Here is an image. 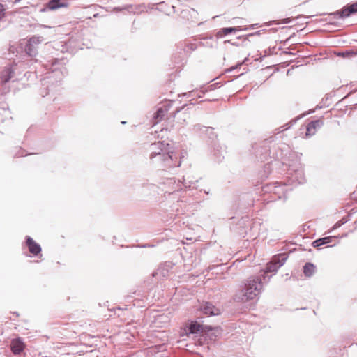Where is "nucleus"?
<instances>
[{
  "label": "nucleus",
  "mask_w": 357,
  "mask_h": 357,
  "mask_svg": "<svg viewBox=\"0 0 357 357\" xmlns=\"http://www.w3.org/2000/svg\"><path fill=\"white\" fill-rule=\"evenodd\" d=\"M25 51L26 54L30 56H35L37 54V50L34 46H31L30 43H27L25 47Z\"/></svg>",
  "instance_id": "6ab92c4d"
},
{
  "label": "nucleus",
  "mask_w": 357,
  "mask_h": 357,
  "mask_svg": "<svg viewBox=\"0 0 357 357\" xmlns=\"http://www.w3.org/2000/svg\"><path fill=\"white\" fill-rule=\"evenodd\" d=\"M334 237L333 236H327L321 238H319L313 241L312 245L314 248H318L324 245H328L332 243Z\"/></svg>",
  "instance_id": "2eb2a0df"
},
{
  "label": "nucleus",
  "mask_w": 357,
  "mask_h": 357,
  "mask_svg": "<svg viewBox=\"0 0 357 357\" xmlns=\"http://www.w3.org/2000/svg\"><path fill=\"white\" fill-rule=\"evenodd\" d=\"M21 0H15V3L20 2Z\"/></svg>",
  "instance_id": "7c9ffc66"
},
{
  "label": "nucleus",
  "mask_w": 357,
  "mask_h": 357,
  "mask_svg": "<svg viewBox=\"0 0 357 357\" xmlns=\"http://www.w3.org/2000/svg\"><path fill=\"white\" fill-rule=\"evenodd\" d=\"M305 181L303 171L297 170L291 178V184L298 183L301 184Z\"/></svg>",
  "instance_id": "4468645a"
},
{
  "label": "nucleus",
  "mask_w": 357,
  "mask_h": 357,
  "mask_svg": "<svg viewBox=\"0 0 357 357\" xmlns=\"http://www.w3.org/2000/svg\"><path fill=\"white\" fill-rule=\"evenodd\" d=\"M13 73L11 66L6 67L0 74V84L3 85L8 82L12 78ZM0 93H3V91L0 89Z\"/></svg>",
  "instance_id": "6e6552de"
},
{
  "label": "nucleus",
  "mask_w": 357,
  "mask_h": 357,
  "mask_svg": "<svg viewBox=\"0 0 357 357\" xmlns=\"http://www.w3.org/2000/svg\"><path fill=\"white\" fill-rule=\"evenodd\" d=\"M4 16V8L2 4L0 3V20Z\"/></svg>",
  "instance_id": "b1692460"
},
{
  "label": "nucleus",
  "mask_w": 357,
  "mask_h": 357,
  "mask_svg": "<svg viewBox=\"0 0 357 357\" xmlns=\"http://www.w3.org/2000/svg\"><path fill=\"white\" fill-rule=\"evenodd\" d=\"M68 6V3L61 1L60 0H51L50 1L44 8L40 9L41 13L46 12L47 10H54L60 8H65Z\"/></svg>",
  "instance_id": "39448f33"
},
{
  "label": "nucleus",
  "mask_w": 357,
  "mask_h": 357,
  "mask_svg": "<svg viewBox=\"0 0 357 357\" xmlns=\"http://www.w3.org/2000/svg\"><path fill=\"white\" fill-rule=\"evenodd\" d=\"M323 125L324 122L321 119L310 122L307 126L305 133L306 136L311 137L314 135L316 133L317 130L321 128Z\"/></svg>",
  "instance_id": "0eeeda50"
},
{
  "label": "nucleus",
  "mask_w": 357,
  "mask_h": 357,
  "mask_svg": "<svg viewBox=\"0 0 357 357\" xmlns=\"http://www.w3.org/2000/svg\"><path fill=\"white\" fill-rule=\"evenodd\" d=\"M263 291V284L259 276H251L240 285L234 294V300L238 302L246 303L258 300Z\"/></svg>",
  "instance_id": "f257e3e1"
},
{
  "label": "nucleus",
  "mask_w": 357,
  "mask_h": 357,
  "mask_svg": "<svg viewBox=\"0 0 357 357\" xmlns=\"http://www.w3.org/2000/svg\"><path fill=\"white\" fill-rule=\"evenodd\" d=\"M241 30V29L239 26L225 27V28L220 29L217 32L215 36L217 37V38H222L229 33H236Z\"/></svg>",
  "instance_id": "f8f14e48"
},
{
  "label": "nucleus",
  "mask_w": 357,
  "mask_h": 357,
  "mask_svg": "<svg viewBox=\"0 0 357 357\" xmlns=\"http://www.w3.org/2000/svg\"><path fill=\"white\" fill-rule=\"evenodd\" d=\"M178 202L181 204L188 203V205H190L194 203V199H190L189 200L181 199L178 201Z\"/></svg>",
  "instance_id": "5701e85b"
},
{
  "label": "nucleus",
  "mask_w": 357,
  "mask_h": 357,
  "mask_svg": "<svg viewBox=\"0 0 357 357\" xmlns=\"http://www.w3.org/2000/svg\"><path fill=\"white\" fill-rule=\"evenodd\" d=\"M11 351L14 354H20L24 349V344L20 338H16L11 342Z\"/></svg>",
  "instance_id": "9b49d317"
},
{
  "label": "nucleus",
  "mask_w": 357,
  "mask_h": 357,
  "mask_svg": "<svg viewBox=\"0 0 357 357\" xmlns=\"http://www.w3.org/2000/svg\"><path fill=\"white\" fill-rule=\"evenodd\" d=\"M204 93V91H192L189 93L188 94V97L189 98H192L190 99V101H192L193 100V98L194 97H197V98H202L203 94Z\"/></svg>",
  "instance_id": "412c9836"
},
{
  "label": "nucleus",
  "mask_w": 357,
  "mask_h": 357,
  "mask_svg": "<svg viewBox=\"0 0 357 357\" xmlns=\"http://www.w3.org/2000/svg\"><path fill=\"white\" fill-rule=\"evenodd\" d=\"M43 41V38L42 36H33L29 38L28 43H30L31 46H34L41 43Z\"/></svg>",
  "instance_id": "a211bd4d"
},
{
  "label": "nucleus",
  "mask_w": 357,
  "mask_h": 357,
  "mask_svg": "<svg viewBox=\"0 0 357 357\" xmlns=\"http://www.w3.org/2000/svg\"><path fill=\"white\" fill-rule=\"evenodd\" d=\"M316 269V267L314 264L311 263H306L303 267V273L307 277H310L313 275Z\"/></svg>",
  "instance_id": "dca6fc26"
},
{
  "label": "nucleus",
  "mask_w": 357,
  "mask_h": 357,
  "mask_svg": "<svg viewBox=\"0 0 357 357\" xmlns=\"http://www.w3.org/2000/svg\"><path fill=\"white\" fill-rule=\"evenodd\" d=\"M50 78H51V77H47V78L44 79H43V82H45V83H44V84H43L44 85V84H45L46 83H49V82H48V81H47V79H50Z\"/></svg>",
  "instance_id": "a878e982"
},
{
  "label": "nucleus",
  "mask_w": 357,
  "mask_h": 357,
  "mask_svg": "<svg viewBox=\"0 0 357 357\" xmlns=\"http://www.w3.org/2000/svg\"><path fill=\"white\" fill-rule=\"evenodd\" d=\"M278 268H279L277 266V263H275V260L273 259V260L267 264L266 272H275Z\"/></svg>",
  "instance_id": "aec40b11"
},
{
  "label": "nucleus",
  "mask_w": 357,
  "mask_h": 357,
  "mask_svg": "<svg viewBox=\"0 0 357 357\" xmlns=\"http://www.w3.org/2000/svg\"><path fill=\"white\" fill-rule=\"evenodd\" d=\"M357 13V2L343 8L341 10L333 13L338 18H344L349 17L351 14Z\"/></svg>",
  "instance_id": "7ed1b4c3"
},
{
  "label": "nucleus",
  "mask_w": 357,
  "mask_h": 357,
  "mask_svg": "<svg viewBox=\"0 0 357 357\" xmlns=\"http://www.w3.org/2000/svg\"><path fill=\"white\" fill-rule=\"evenodd\" d=\"M211 330L210 326H204L197 321H191L185 328V332L189 334H197L202 333L204 330Z\"/></svg>",
  "instance_id": "20e7f679"
},
{
  "label": "nucleus",
  "mask_w": 357,
  "mask_h": 357,
  "mask_svg": "<svg viewBox=\"0 0 357 357\" xmlns=\"http://www.w3.org/2000/svg\"><path fill=\"white\" fill-rule=\"evenodd\" d=\"M236 68V67H232V68L230 69V71L233 70H234V69H235Z\"/></svg>",
  "instance_id": "c756f323"
},
{
  "label": "nucleus",
  "mask_w": 357,
  "mask_h": 357,
  "mask_svg": "<svg viewBox=\"0 0 357 357\" xmlns=\"http://www.w3.org/2000/svg\"><path fill=\"white\" fill-rule=\"evenodd\" d=\"M289 22H290V20L289 19L287 18V19L284 20V23H289Z\"/></svg>",
  "instance_id": "c85d7f7f"
},
{
  "label": "nucleus",
  "mask_w": 357,
  "mask_h": 357,
  "mask_svg": "<svg viewBox=\"0 0 357 357\" xmlns=\"http://www.w3.org/2000/svg\"><path fill=\"white\" fill-rule=\"evenodd\" d=\"M185 196H186V197H187V196H188V197H190V193L188 191H185Z\"/></svg>",
  "instance_id": "cd10ccee"
},
{
  "label": "nucleus",
  "mask_w": 357,
  "mask_h": 357,
  "mask_svg": "<svg viewBox=\"0 0 357 357\" xmlns=\"http://www.w3.org/2000/svg\"><path fill=\"white\" fill-rule=\"evenodd\" d=\"M171 105H172V102H169V101L165 102V103L162 104V105H161L158 109V110L155 112V116H154V119L155 120V123H158L164 118V116H165L167 112L171 108V107H172Z\"/></svg>",
  "instance_id": "423d86ee"
},
{
  "label": "nucleus",
  "mask_w": 357,
  "mask_h": 357,
  "mask_svg": "<svg viewBox=\"0 0 357 357\" xmlns=\"http://www.w3.org/2000/svg\"><path fill=\"white\" fill-rule=\"evenodd\" d=\"M182 183H183V185L185 186V188H194L195 183H193V182H192V181H188V183H187V182H186V181H185V177H183V181H182Z\"/></svg>",
  "instance_id": "4be33fe9"
},
{
  "label": "nucleus",
  "mask_w": 357,
  "mask_h": 357,
  "mask_svg": "<svg viewBox=\"0 0 357 357\" xmlns=\"http://www.w3.org/2000/svg\"><path fill=\"white\" fill-rule=\"evenodd\" d=\"M291 127V125H290V123H287L286 125H284L282 128V131L283 130H288L289 128Z\"/></svg>",
  "instance_id": "393cba45"
},
{
  "label": "nucleus",
  "mask_w": 357,
  "mask_h": 357,
  "mask_svg": "<svg viewBox=\"0 0 357 357\" xmlns=\"http://www.w3.org/2000/svg\"><path fill=\"white\" fill-rule=\"evenodd\" d=\"M287 259V257L285 253L280 254L278 256L274 257L273 258L275 263H277V266L278 268L281 267L285 263Z\"/></svg>",
  "instance_id": "f3484780"
},
{
  "label": "nucleus",
  "mask_w": 357,
  "mask_h": 357,
  "mask_svg": "<svg viewBox=\"0 0 357 357\" xmlns=\"http://www.w3.org/2000/svg\"><path fill=\"white\" fill-rule=\"evenodd\" d=\"M203 313L208 315H218L220 314L219 309L216 308L214 305L209 303H206L202 307Z\"/></svg>",
  "instance_id": "ddd939ff"
},
{
  "label": "nucleus",
  "mask_w": 357,
  "mask_h": 357,
  "mask_svg": "<svg viewBox=\"0 0 357 357\" xmlns=\"http://www.w3.org/2000/svg\"><path fill=\"white\" fill-rule=\"evenodd\" d=\"M214 85H215V84H212V85L209 86H208V89H209V90H213V89H214Z\"/></svg>",
  "instance_id": "bb28decb"
},
{
  "label": "nucleus",
  "mask_w": 357,
  "mask_h": 357,
  "mask_svg": "<svg viewBox=\"0 0 357 357\" xmlns=\"http://www.w3.org/2000/svg\"><path fill=\"white\" fill-rule=\"evenodd\" d=\"M26 243L31 254L37 255L41 252L40 245L36 243L30 236H26Z\"/></svg>",
  "instance_id": "1a4fd4ad"
},
{
  "label": "nucleus",
  "mask_w": 357,
  "mask_h": 357,
  "mask_svg": "<svg viewBox=\"0 0 357 357\" xmlns=\"http://www.w3.org/2000/svg\"><path fill=\"white\" fill-rule=\"evenodd\" d=\"M291 190V188L286 184V183H274V186L273 188V191L275 194L278 195V197L280 199L282 198V195H285V193L289 190Z\"/></svg>",
  "instance_id": "9d476101"
},
{
  "label": "nucleus",
  "mask_w": 357,
  "mask_h": 357,
  "mask_svg": "<svg viewBox=\"0 0 357 357\" xmlns=\"http://www.w3.org/2000/svg\"><path fill=\"white\" fill-rule=\"evenodd\" d=\"M150 160L153 163L160 164L162 167L171 168L179 167L181 162H174L176 159L173 151H170V146L165 142L159 141L151 146Z\"/></svg>",
  "instance_id": "f03ea898"
}]
</instances>
